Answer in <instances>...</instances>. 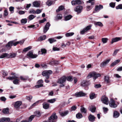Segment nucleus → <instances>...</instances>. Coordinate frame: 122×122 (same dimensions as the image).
<instances>
[{"mask_svg":"<svg viewBox=\"0 0 122 122\" xmlns=\"http://www.w3.org/2000/svg\"><path fill=\"white\" fill-rule=\"evenodd\" d=\"M101 76V75L99 73H97L95 72H93L90 73L87 76L86 78L87 79H89L92 77H93V79L95 80L98 77Z\"/></svg>","mask_w":122,"mask_h":122,"instance_id":"nucleus-1","label":"nucleus"},{"mask_svg":"<svg viewBox=\"0 0 122 122\" xmlns=\"http://www.w3.org/2000/svg\"><path fill=\"white\" fill-rule=\"evenodd\" d=\"M57 118V117L56 115V113L54 112L49 118V121H44L43 122H56V119Z\"/></svg>","mask_w":122,"mask_h":122,"instance_id":"nucleus-2","label":"nucleus"},{"mask_svg":"<svg viewBox=\"0 0 122 122\" xmlns=\"http://www.w3.org/2000/svg\"><path fill=\"white\" fill-rule=\"evenodd\" d=\"M52 73V72L51 71L49 70L43 71L42 73V74L43 76H45L46 79H48L49 78L50 74H51Z\"/></svg>","mask_w":122,"mask_h":122,"instance_id":"nucleus-3","label":"nucleus"},{"mask_svg":"<svg viewBox=\"0 0 122 122\" xmlns=\"http://www.w3.org/2000/svg\"><path fill=\"white\" fill-rule=\"evenodd\" d=\"M82 9V7L81 5L77 6L74 9V10L77 12V14H79L81 13Z\"/></svg>","mask_w":122,"mask_h":122,"instance_id":"nucleus-4","label":"nucleus"},{"mask_svg":"<svg viewBox=\"0 0 122 122\" xmlns=\"http://www.w3.org/2000/svg\"><path fill=\"white\" fill-rule=\"evenodd\" d=\"M90 83L89 81L86 80H83L81 83V86H86L89 85Z\"/></svg>","mask_w":122,"mask_h":122,"instance_id":"nucleus-5","label":"nucleus"},{"mask_svg":"<svg viewBox=\"0 0 122 122\" xmlns=\"http://www.w3.org/2000/svg\"><path fill=\"white\" fill-rule=\"evenodd\" d=\"M27 56L29 57L32 58H35L37 57L38 55L36 54H33V51H29L27 54Z\"/></svg>","mask_w":122,"mask_h":122,"instance_id":"nucleus-6","label":"nucleus"},{"mask_svg":"<svg viewBox=\"0 0 122 122\" xmlns=\"http://www.w3.org/2000/svg\"><path fill=\"white\" fill-rule=\"evenodd\" d=\"M66 77L65 76H63L58 79L57 82L60 84L63 83L66 81Z\"/></svg>","mask_w":122,"mask_h":122,"instance_id":"nucleus-7","label":"nucleus"},{"mask_svg":"<svg viewBox=\"0 0 122 122\" xmlns=\"http://www.w3.org/2000/svg\"><path fill=\"white\" fill-rule=\"evenodd\" d=\"M86 94L81 92L76 93L74 94V96L76 97H83L85 96Z\"/></svg>","mask_w":122,"mask_h":122,"instance_id":"nucleus-8","label":"nucleus"},{"mask_svg":"<svg viewBox=\"0 0 122 122\" xmlns=\"http://www.w3.org/2000/svg\"><path fill=\"white\" fill-rule=\"evenodd\" d=\"M102 101L104 103L108 105L109 103L108 100V98L105 96H103L101 99Z\"/></svg>","mask_w":122,"mask_h":122,"instance_id":"nucleus-9","label":"nucleus"},{"mask_svg":"<svg viewBox=\"0 0 122 122\" xmlns=\"http://www.w3.org/2000/svg\"><path fill=\"white\" fill-rule=\"evenodd\" d=\"M51 25L50 23L48 22L47 23L45 26L44 27L43 32L46 33L49 29V27Z\"/></svg>","mask_w":122,"mask_h":122,"instance_id":"nucleus-10","label":"nucleus"},{"mask_svg":"<svg viewBox=\"0 0 122 122\" xmlns=\"http://www.w3.org/2000/svg\"><path fill=\"white\" fill-rule=\"evenodd\" d=\"M109 105L112 108H115L117 106V105L115 103V101L112 99H111Z\"/></svg>","mask_w":122,"mask_h":122,"instance_id":"nucleus-11","label":"nucleus"},{"mask_svg":"<svg viewBox=\"0 0 122 122\" xmlns=\"http://www.w3.org/2000/svg\"><path fill=\"white\" fill-rule=\"evenodd\" d=\"M72 5H76L81 4V2L80 0H73L71 2Z\"/></svg>","mask_w":122,"mask_h":122,"instance_id":"nucleus-12","label":"nucleus"},{"mask_svg":"<svg viewBox=\"0 0 122 122\" xmlns=\"http://www.w3.org/2000/svg\"><path fill=\"white\" fill-rule=\"evenodd\" d=\"M110 59L107 60L105 61H103L101 64L100 66L101 67H103L106 65L110 62Z\"/></svg>","mask_w":122,"mask_h":122,"instance_id":"nucleus-13","label":"nucleus"},{"mask_svg":"<svg viewBox=\"0 0 122 122\" xmlns=\"http://www.w3.org/2000/svg\"><path fill=\"white\" fill-rule=\"evenodd\" d=\"M121 40V38L120 37H116L112 39L111 41V43L112 44H113L114 42H117L120 41Z\"/></svg>","mask_w":122,"mask_h":122,"instance_id":"nucleus-14","label":"nucleus"},{"mask_svg":"<svg viewBox=\"0 0 122 122\" xmlns=\"http://www.w3.org/2000/svg\"><path fill=\"white\" fill-rule=\"evenodd\" d=\"M103 8V6L101 5H96L95 6V10L96 12L99 11L100 10Z\"/></svg>","mask_w":122,"mask_h":122,"instance_id":"nucleus-15","label":"nucleus"},{"mask_svg":"<svg viewBox=\"0 0 122 122\" xmlns=\"http://www.w3.org/2000/svg\"><path fill=\"white\" fill-rule=\"evenodd\" d=\"M88 118L90 121L93 122L95 121V117L94 116L90 114L88 116Z\"/></svg>","mask_w":122,"mask_h":122,"instance_id":"nucleus-16","label":"nucleus"},{"mask_svg":"<svg viewBox=\"0 0 122 122\" xmlns=\"http://www.w3.org/2000/svg\"><path fill=\"white\" fill-rule=\"evenodd\" d=\"M10 120V119L9 117H2L0 118V122H9Z\"/></svg>","mask_w":122,"mask_h":122,"instance_id":"nucleus-17","label":"nucleus"},{"mask_svg":"<svg viewBox=\"0 0 122 122\" xmlns=\"http://www.w3.org/2000/svg\"><path fill=\"white\" fill-rule=\"evenodd\" d=\"M22 103L21 102L18 101L15 103L14 107L16 108H18L22 104Z\"/></svg>","mask_w":122,"mask_h":122,"instance_id":"nucleus-18","label":"nucleus"},{"mask_svg":"<svg viewBox=\"0 0 122 122\" xmlns=\"http://www.w3.org/2000/svg\"><path fill=\"white\" fill-rule=\"evenodd\" d=\"M43 83V81L42 80H40L37 82V83L38 84H40L36 86V87L37 88H39L40 87L42 86H43V84L42 83Z\"/></svg>","mask_w":122,"mask_h":122,"instance_id":"nucleus-19","label":"nucleus"},{"mask_svg":"<svg viewBox=\"0 0 122 122\" xmlns=\"http://www.w3.org/2000/svg\"><path fill=\"white\" fill-rule=\"evenodd\" d=\"M34 6L35 7H39L40 5V3L39 1H35L33 3Z\"/></svg>","mask_w":122,"mask_h":122,"instance_id":"nucleus-20","label":"nucleus"},{"mask_svg":"<svg viewBox=\"0 0 122 122\" xmlns=\"http://www.w3.org/2000/svg\"><path fill=\"white\" fill-rule=\"evenodd\" d=\"M89 110L92 112H95L96 108L93 105H92L89 107Z\"/></svg>","mask_w":122,"mask_h":122,"instance_id":"nucleus-21","label":"nucleus"},{"mask_svg":"<svg viewBox=\"0 0 122 122\" xmlns=\"http://www.w3.org/2000/svg\"><path fill=\"white\" fill-rule=\"evenodd\" d=\"M62 18V15L61 14H58L55 17V20L56 21H57L58 20L61 19Z\"/></svg>","mask_w":122,"mask_h":122,"instance_id":"nucleus-22","label":"nucleus"},{"mask_svg":"<svg viewBox=\"0 0 122 122\" xmlns=\"http://www.w3.org/2000/svg\"><path fill=\"white\" fill-rule=\"evenodd\" d=\"M119 116V113L117 111L114 112L113 114V117L115 118H117Z\"/></svg>","mask_w":122,"mask_h":122,"instance_id":"nucleus-23","label":"nucleus"},{"mask_svg":"<svg viewBox=\"0 0 122 122\" xmlns=\"http://www.w3.org/2000/svg\"><path fill=\"white\" fill-rule=\"evenodd\" d=\"M13 41H11L9 42L6 45L5 47L7 48H8L11 47L13 45Z\"/></svg>","mask_w":122,"mask_h":122,"instance_id":"nucleus-24","label":"nucleus"},{"mask_svg":"<svg viewBox=\"0 0 122 122\" xmlns=\"http://www.w3.org/2000/svg\"><path fill=\"white\" fill-rule=\"evenodd\" d=\"M43 108L45 109H47L49 108V104L47 103H44L43 104Z\"/></svg>","mask_w":122,"mask_h":122,"instance_id":"nucleus-25","label":"nucleus"},{"mask_svg":"<svg viewBox=\"0 0 122 122\" xmlns=\"http://www.w3.org/2000/svg\"><path fill=\"white\" fill-rule=\"evenodd\" d=\"M72 16L71 15L66 16L64 17V20L65 21L69 20L72 18Z\"/></svg>","mask_w":122,"mask_h":122,"instance_id":"nucleus-26","label":"nucleus"},{"mask_svg":"<svg viewBox=\"0 0 122 122\" xmlns=\"http://www.w3.org/2000/svg\"><path fill=\"white\" fill-rule=\"evenodd\" d=\"M94 24L95 26H98L101 27L103 26L102 23L100 22H95Z\"/></svg>","mask_w":122,"mask_h":122,"instance_id":"nucleus-27","label":"nucleus"},{"mask_svg":"<svg viewBox=\"0 0 122 122\" xmlns=\"http://www.w3.org/2000/svg\"><path fill=\"white\" fill-rule=\"evenodd\" d=\"M90 98V99H92L96 97L95 94L94 93L91 92L89 95Z\"/></svg>","mask_w":122,"mask_h":122,"instance_id":"nucleus-28","label":"nucleus"},{"mask_svg":"<svg viewBox=\"0 0 122 122\" xmlns=\"http://www.w3.org/2000/svg\"><path fill=\"white\" fill-rule=\"evenodd\" d=\"M120 60H115L114 62H112L111 64V66H113L118 64L120 61Z\"/></svg>","mask_w":122,"mask_h":122,"instance_id":"nucleus-29","label":"nucleus"},{"mask_svg":"<svg viewBox=\"0 0 122 122\" xmlns=\"http://www.w3.org/2000/svg\"><path fill=\"white\" fill-rule=\"evenodd\" d=\"M16 53H10V56H8V58H14L16 56Z\"/></svg>","mask_w":122,"mask_h":122,"instance_id":"nucleus-30","label":"nucleus"},{"mask_svg":"<svg viewBox=\"0 0 122 122\" xmlns=\"http://www.w3.org/2000/svg\"><path fill=\"white\" fill-rule=\"evenodd\" d=\"M36 16L33 15H31L28 16L27 18L29 20H31L33 19Z\"/></svg>","mask_w":122,"mask_h":122,"instance_id":"nucleus-31","label":"nucleus"},{"mask_svg":"<svg viewBox=\"0 0 122 122\" xmlns=\"http://www.w3.org/2000/svg\"><path fill=\"white\" fill-rule=\"evenodd\" d=\"M39 101H37L35 103H34L32 105L31 107L29 108V109H31L33 107L37 105L39 102Z\"/></svg>","mask_w":122,"mask_h":122,"instance_id":"nucleus-32","label":"nucleus"},{"mask_svg":"<svg viewBox=\"0 0 122 122\" xmlns=\"http://www.w3.org/2000/svg\"><path fill=\"white\" fill-rule=\"evenodd\" d=\"M69 112L68 111H66L63 112H61L60 114L61 116H63L66 115Z\"/></svg>","mask_w":122,"mask_h":122,"instance_id":"nucleus-33","label":"nucleus"},{"mask_svg":"<svg viewBox=\"0 0 122 122\" xmlns=\"http://www.w3.org/2000/svg\"><path fill=\"white\" fill-rule=\"evenodd\" d=\"M95 0H89L88 1H87L86 3H90L91 5H93L95 4Z\"/></svg>","mask_w":122,"mask_h":122,"instance_id":"nucleus-34","label":"nucleus"},{"mask_svg":"<svg viewBox=\"0 0 122 122\" xmlns=\"http://www.w3.org/2000/svg\"><path fill=\"white\" fill-rule=\"evenodd\" d=\"M3 112L4 114H7L9 113V109L7 108H4L2 111Z\"/></svg>","mask_w":122,"mask_h":122,"instance_id":"nucleus-35","label":"nucleus"},{"mask_svg":"<svg viewBox=\"0 0 122 122\" xmlns=\"http://www.w3.org/2000/svg\"><path fill=\"white\" fill-rule=\"evenodd\" d=\"M56 100V98L51 99L48 100L47 101V102H48L50 103H53L55 102Z\"/></svg>","mask_w":122,"mask_h":122,"instance_id":"nucleus-36","label":"nucleus"},{"mask_svg":"<svg viewBox=\"0 0 122 122\" xmlns=\"http://www.w3.org/2000/svg\"><path fill=\"white\" fill-rule=\"evenodd\" d=\"M64 8V6L61 5L59 7L58 9L56 10V12H57L63 10Z\"/></svg>","mask_w":122,"mask_h":122,"instance_id":"nucleus-37","label":"nucleus"},{"mask_svg":"<svg viewBox=\"0 0 122 122\" xmlns=\"http://www.w3.org/2000/svg\"><path fill=\"white\" fill-rule=\"evenodd\" d=\"M8 55L9 54L8 53L3 54L0 56V58H3L7 56L8 57Z\"/></svg>","mask_w":122,"mask_h":122,"instance_id":"nucleus-38","label":"nucleus"},{"mask_svg":"<svg viewBox=\"0 0 122 122\" xmlns=\"http://www.w3.org/2000/svg\"><path fill=\"white\" fill-rule=\"evenodd\" d=\"M108 40V39L107 38H102V41L104 44L107 43Z\"/></svg>","mask_w":122,"mask_h":122,"instance_id":"nucleus-39","label":"nucleus"},{"mask_svg":"<svg viewBox=\"0 0 122 122\" xmlns=\"http://www.w3.org/2000/svg\"><path fill=\"white\" fill-rule=\"evenodd\" d=\"M104 80L107 83H108L109 81V77L108 76H105Z\"/></svg>","mask_w":122,"mask_h":122,"instance_id":"nucleus-40","label":"nucleus"},{"mask_svg":"<svg viewBox=\"0 0 122 122\" xmlns=\"http://www.w3.org/2000/svg\"><path fill=\"white\" fill-rule=\"evenodd\" d=\"M80 110L82 113H86V110L84 107H81V108Z\"/></svg>","mask_w":122,"mask_h":122,"instance_id":"nucleus-41","label":"nucleus"},{"mask_svg":"<svg viewBox=\"0 0 122 122\" xmlns=\"http://www.w3.org/2000/svg\"><path fill=\"white\" fill-rule=\"evenodd\" d=\"M48 41L50 42V43L51 44L56 41V40L54 39L49 38L48 39Z\"/></svg>","mask_w":122,"mask_h":122,"instance_id":"nucleus-42","label":"nucleus"},{"mask_svg":"<svg viewBox=\"0 0 122 122\" xmlns=\"http://www.w3.org/2000/svg\"><path fill=\"white\" fill-rule=\"evenodd\" d=\"M46 36L45 35L41 36L39 38L40 41H42L45 39L46 38Z\"/></svg>","mask_w":122,"mask_h":122,"instance_id":"nucleus-43","label":"nucleus"},{"mask_svg":"<svg viewBox=\"0 0 122 122\" xmlns=\"http://www.w3.org/2000/svg\"><path fill=\"white\" fill-rule=\"evenodd\" d=\"M26 99L30 101L32 99L33 97L31 95H29L26 96Z\"/></svg>","mask_w":122,"mask_h":122,"instance_id":"nucleus-44","label":"nucleus"},{"mask_svg":"<svg viewBox=\"0 0 122 122\" xmlns=\"http://www.w3.org/2000/svg\"><path fill=\"white\" fill-rule=\"evenodd\" d=\"M116 9L117 10L122 9V4L118 5L117 6H116Z\"/></svg>","mask_w":122,"mask_h":122,"instance_id":"nucleus-45","label":"nucleus"},{"mask_svg":"<svg viewBox=\"0 0 122 122\" xmlns=\"http://www.w3.org/2000/svg\"><path fill=\"white\" fill-rule=\"evenodd\" d=\"M76 117L77 118L80 119L82 117V116L81 114L78 113L76 115Z\"/></svg>","mask_w":122,"mask_h":122,"instance_id":"nucleus-46","label":"nucleus"},{"mask_svg":"<svg viewBox=\"0 0 122 122\" xmlns=\"http://www.w3.org/2000/svg\"><path fill=\"white\" fill-rule=\"evenodd\" d=\"M74 34V33L73 32H70L67 33L66 34V37H68L71 36L73 35Z\"/></svg>","mask_w":122,"mask_h":122,"instance_id":"nucleus-47","label":"nucleus"},{"mask_svg":"<svg viewBox=\"0 0 122 122\" xmlns=\"http://www.w3.org/2000/svg\"><path fill=\"white\" fill-rule=\"evenodd\" d=\"M32 47L31 46H29L27 48H24L23 50V51L24 52H26L30 49Z\"/></svg>","mask_w":122,"mask_h":122,"instance_id":"nucleus-48","label":"nucleus"},{"mask_svg":"<svg viewBox=\"0 0 122 122\" xmlns=\"http://www.w3.org/2000/svg\"><path fill=\"white\" fill-rule=\"evenodd\" d=\"M19 80L18 79H16L13 81V83L15 84H18L19 83Z\"/></svg>","mask_w":122,"mask_h":122,"instance_id":"nucleus-49","label":"nucleus"},{"mask_svg":"<svg viewBox=\"0 0 122 122\" xmlns=\"http://www.w3.org/2000/svg\"><path fill=\"white\" fill-rule=\"evenodd\" d=\"M67 80L69 81H71L73 80L72 76H69L66 78Z\"/></svg>","mask_w":122,"mask_h":122,"instance_id":"nucleus-50","label":"nucleus"},{"mask_svg":"<svg viewBox=\"0 0 122 122\" xmlns=\"http://www.w3.org/2000/svg\"><path fill=\"white\" fill-rule=\"evenodd\" d=\"M91 25H88L86 26L85 28H84V29L85 30V31H87L88 30H90L91 29Z\"/></svg>","mask_w":122,"mask_h":122,"instance_id":"nucleus-51","label":"nucleus"},{"mask_svg":"<svg viewBox=\"0 0 122 122\" xmlns=\"http://www.w3.org/2000/svg\"><path fill=\"white\" fill-rule=\"evenodd\" d=\"M110 6L112 8H114L115 5V3L111 2L109 4Z\"/></svg>","mask_w":122,"mask_h":122,"instance_id":"nucleus-52","label":"nucleus"},{"mask_svg":"<svg viewBox=\"0 0 122 122\" xmlns=\"http://www.w3.org/2000/svg\"><path fill=\"white\" fill-rule=\"evenodd\" d=\"M35 116L37 117H39L41 116L40 112L39 111H37L35 113Z\"/></svg>","mask_w":122,"mask_h":122,"instance_id":"nucleus-53","label":"nucleus"},{"mask_svg":"<svg viewBox=\"0 0 122 122\" xmlns=\"http://www.w3.org/2000/svg\"><path fill=\"white\" fill-rule=\"evenodd\" d=\"M27 22V20L26 19H22L21 20V22L22 23L25 24Z\"/></svg>","mask_w":122,"mask_h":122,"instance_id":"nucleus-54","label":"nucleus"},{"mask_svg":"<svg viewBox=\"0 0 122 122\" xmlns=\"http://www.w3.org/2000/svg\"><path fill=\"white\" fill-rule=\"evenodd\" d=\"M52 4V2L51 0H48L46 2V4L48 6H50Z\"/></svg>","mask_w":122,"mask_h":122,"instance_id":"nucleus-55","label":"nucleus"},{"mask_svg":"<svg viewBox=\"0 0 122 122\" xmlns=\"http://www.w3.org/2000/svg\"><path fill=\"white\" fill-rule=\"evenodd\" d=\"M29 12L30 14H36V11L33 9L30 10Z\"/></svg>","mask_w":122,"mask_h":122,"instance_id":"nucleus-56","label":"nucleus"},{"mask_svg":"<svg viewBox=\"0 0 122 122\" xmlns=\"http://www.w3.org/2000/svg\"><path fill=\"white\" fill-rule=\"evenodd\" d=\"M34 117V116L32 115L29 118V122H31L33 118Z\"/></svg>","mask_w":122,"mask_h":122,"instance_id":"nucleus-57","label":"nucleus"},{"mask_svg":"<svg viewBox=\"0 0 122 122\" xmlns=\"http://www.w3.org/2000/svg\"><path fill=\"white\" fill-rule=\"evenodd\" d=\"M93 7L92 5H88L86 6V8L87 11H89Z\"/></svg>","mask_w":122,"mask_h":122,"instance_id":"nucleus-58","label":"nucleus"},{"mask_svg":"<svg viewBox=\"0 0 122 122\" xmlns=\"http://www.w3.org/2000/svg\"><path fill=\"white\" fill-rule=\"evenodd\" d=\"M53 65H57L59 64V61H53Z\"/></svg>","mask_w":122,"mask_h":122,"instance_id":"nucleus-59","label":"nucleus"},{"mask_svg":"<svg viewBox=\"0 0 122 122\" xmlns=\"http://www.w3.org/2000/svg\"><path fill=\"white\" fill-rule=\"evenodd\" d=\"M9 9L10 11L11 12V13H13L14 9V7H9Z\"/></svg>","mask_w":122,"mask_h":122,"instance_id":"nucleus-60","label":"nucleus"},{"mask_svg":"<svg viewBox=\"0 0 122 122\" xmlns=\"http://www.w3.org/2000/svg\"><path fill=\"white\" fill-rule=\"evenodd\" d=\"M20 79L21 80L25 81L27 80V77H24L22 76H21L20 77Z\"/></svg>","mask_w":122,"mask_h":122,"instance_id":"nucleus-61","label":"nucleus"},{"mask_svg":"<svg viewBox=\"0 0 122 122\" xmlns=\"http://www.w3.org/2000/svg\"><path fill=\"white\" fill-rule=\"evenodd\" d=\"M119 51V50L118 49H116L114 51L113 53L112 54V56H115L117 53V52L118 51Z\"/></svg>","mask_w":122,"mask_h":122,"instance_id":"nucleus-62","label":"nucleus"},{"mask_svg":"<svg viewBox=\"0 0 122 122\" xmlns=\"http://www.w3.org/2000/svg\"><path fill=\"white\" fill-rule=\"evenodd\" d=\"M41 52L42 54H45L46 53V50L45 49H42L41 50Z\"/></svg>","mask_w":122,"mask_h":122,"instance_id":"nucleus-63","label":"nucleus"},{"mask_svg":"<svg viewBox=\"0 0 122 122\" xmlns=\"http://www.w3.org/2000/svg\"><path fill=\"white\" fill-rule=\"evenodd\" d=\"M41 10L38 9L36 11V14H39L41 12Z\"/></svg>","mask_w":122,"mask_h":122,"instance_id":"nucleus-64","label":"nucleus"}]
</instances>
